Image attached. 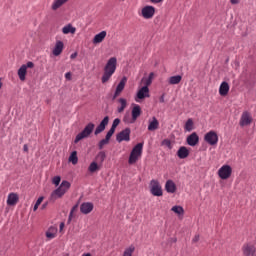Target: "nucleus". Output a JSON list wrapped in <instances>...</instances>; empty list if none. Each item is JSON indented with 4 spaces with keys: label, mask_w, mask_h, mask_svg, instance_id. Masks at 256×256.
Here are the masks:
<instances>
[{
    "label": "nucleus",
    "mask_w": 256,
    "mask_h": 256,
    "mask_svg": "<svg viewBox=\"0 0 256 256\" xmlns=\"http://www.w3.org/2000/svg\"><path fill=\"white\" fill-rule=\"evenodd\" d=\"M109 125V116H105L103 120L100 122V124L96 127L94 131V135H99L100 133H103L105 131V128Z\"/></svg>",
    "instance_id": "obj_13"
},
{
    "label": "nucleus",
    "mask_w": 256,
    "mask_h": 256,
    "mask_svg": "<svg viewBox=\"0 0 256 256\" xmlns=\"http://www.w3.org/2000/svg\"><path fill=\"white\" fill-rule=\"evenodd\" d=\"M77 58V52H74L70 55V59H76Z\"/></svg>",
    "instance_id": "obj_48"
},
{
    "label": "nucleus",
    "mask_w": 256,
    "mask_h": 256,
    "mask_svg": "<svg viewBox=\"0 0 256 256\" xmlns=\"http://www.w3.org/2000/svg\"><path fill=\"white\" fill-rule=\"evenodd\" d=\"M52 183L54 185L59 186V183H61V176H55L53 179H52Z\"/></svg>",
    "instance_id": "obj_40"
},
{
    "label": "nucleus",
    "mask_w": 256,
    "mask_h": 256,
    "mask_svg": "<svg viewBox=\"0 0 256 256\" xmlns=\"http://www.w3.org/2000/svg\"><path fill=\"white\" fill-rule=\"evenodd\" d=\"M150 192L154 197H162L163 196V189L161 188V184L157 180L150 181Z\"/></svg>",
    "instance_id": "obj_5"
},
{
    "label": "nucleus",
    "mask_w": 256,
    "mask_h": 256,
    "mask_svg": "<svg viewBox=\"0 0 256 256\" xmlns=\"http://www.w3.org/2000/svg\"><path fill=\"white\" fill-rule=\"evenodd\" d=\"M126 84H127V77H123L120 80L119 84L117 85L112 99H117L119 97V95H121V93H123V89H125Z\"/></svg>",
    "instance_id": "obj_11"
},
{
    "label": "nucleus",
    "mask_w": 256,
    "mask_h": 256,
    "mask_svg": "<svg viewBox=\"0 0 256 256\" xmlns=\"http://www.w3.org/2000/svg\"><path fill=\"white\" fill-rule=\"evenodd\" d=\"M111 137H113V134L107 132L105 139H107L108 141H110V140H111Z\"/></svg>",
    "instance_id": "obj_45"
},
{
    "label": "nucleus",
    "mask_w": 256,
    "mask_h": 256,
    "mask_svg": "<svg viewBox=\"0 0 256 256\" xmlns=\"http://www.w3.org/2000/svg\"><path fill=\"white\" fill-rule=\"evenodd\" d=\"M119 123H121V119H119V118H115L114 120H113V123H112V128H114V129H117V127H119Z\"/></svg>",
    "instance_id": "obj_39"
},
{
    "label": "nucleus",
    "mask_w": 256,
    "mask_h": 256,
    "mask_svg": "<svg viewBox=\"0 0 256 256\" xmlns=\"http://www.w3.org/2000/svg\"><path fill=\"white\" fill-rule=\"evenodd\" d=\"M155 76V74L153 72H151L148 76V79H150L151 81H153V77Z\"/></svg>",
    "instance_id": "obj_51"
},
{
    "label": "nucleus",
    "mask_w": 256,
    "mask_h": 256,
    "mask_svg": "<svg viewBox=\"0 0 256 256\" xmlns=\"http://www.w3.org/2000/svg\"><path fill=\"white\" fill-rule=\"evenodd\" d=\"M115 71H117V58L111 57L104 66V73L101 79L102 83H107L113 77Z\"/></svg>",
    "instance_id": "obj_1"
},
{
    "label": "nucleus",
    "mask_w": 256,
    "mask_h": 256,
    "mask_svg": "<svg viewBox=\"0 0 256 256\" xmlns=\"http://www.w3.org/2000/svg\"><path fill=\"white\" fill-rule=\"evenodd\" d=\"M146 97H149V87L143 86L138 90L135 101L139 103V99H146Z\"/></svg>",
    "instance_id": "obj_14"
},
{
    "label": "nucleus",
    "mask_w": 256,
    "mask_h": 256,
    "mask_svg": "<svg viewBox=\"0 0 256 256\" xmlns=\"http://www.w3.org/2000/svg\"><path fill=\"white\" fill-rule=\"evenodd\" d=\"M164 145H166V147H171V141L165 140Z\"/></svg>",
    "instance_id": "obj_47"
},
{
    "label": "nucleus",
    "mask_w": 256,
    "mask_h": 256,
    "mask_svg": "<svg viewBox=\"0 0 256 256\" xmlns=\"http://www.w3.org/2000/svg\"><path fill=\"white\" fill-rule=\"evenodd\" d=\"M76 31H77V28L73 27V25L71 24H68L62 28V33L64 35H69V33H71V35H75Z\"/></svg>",
    "instance_id": "obj_27"
},
{
    "label": "nucleus",
    "mask_w": 256,
    "mask_h": 256,
    "mask_svg": "<svg viewBox=\"0 0 256 256\" xmlns=\"http://www.w3.org/2000/svg\"><path fill=\"white\" fill-rule=\"evenodd\" d=\"M151 3H161L163 0H150Z\"/></svg>",
    "instance_id": "obj_54"
},
{
    "label": "nucleus",
    "mask_w": 256,
    "mask_h": 256,
    "mask_svg": "<svg viewBox=\"0 0 256 256\" xmlns=\"http://www.w3.org/2000/svg\"><path fill=\"white\" fill-rule=\"evenodd\" d=\"M229 93V83L227 82H222L219 87V95L221 97H225Z\"/></svg>",
    "instance_id": "obj_24"
},
{
    "label": "nucleus",
    "mask_w": 256,
    "mask_h": 256,
    "mask_svg": "<svg viewBox=\"0 0 256 256\" xmlns=\"http://www.w3.org/2000/svg\"><path fill=\"white\" fill-rule=\"evenodd\" d=\"M95 129V124L92 122L88 123L85 128L77 134L74 143H79V141H82V139H87L91 133H93V130Z\"/></svg>",
    "instance_id": "obj_4"
},
{
    "label": "nucleus",
    "mask_w": 256,
    "mask_h": 256,
    "mask_svg": "<svg viewBox=\"0 0 256 256\" xmlns=\"http://www.w3.org/2000/svg\"><path fill=\"white\" fill-rule=\"evenodd\" d=\"M65 79H67V81H71V79H72L71 72H67V73L65 74Z\"/></svg>",
    "instance_id": "obj_43"
},
{
    "label": "nucleus",
    "mask_w": 256,
    "mask_h": 256,
    "mask_svg": "<svg viewBox=\"0 0 256 256\" xmlns=\"http://www.w3.org/2000/svg\"><path fill=\"white\" fill-rule=\"evenodd\" d=\"M47 205H48L47 202H45L44 204H42V206H41L42 211H43V209H47Z\"/></svg>",
    "instance_id": "obj_52"
},
{
    "label": "nucleus",
    "mask_w": 256,
    "mask_h": 256,
    "mask_svg": "<svg viewBox=\"0 0 256 256\" xmlns=\"http://www.w3.org/2000/svg\"><path fill=\"white\" fill-rule=\"evenodd\" d=\"M116 141L123 143V141H131V128H125L116 135Z\"/></svg>",
    "instance_id": "obj_6"
},
{
    "label": "nucleus",
    "mask_w": 256,
    "mask_h": 256,
    "mask_svg": "<svg viewBox=\"0 0 256 256\" xmlns=\"http://www.w3.org/2000/svg\"><path fill=\"white\" fill-rule=\"evenodd\" d=\"M118 1H125V0H118Z\"/></svg>",
    "instance_id": "obj_59"
},
{
    "label": "nucleus",
    "mask_w": 256,
    "mask_h": 256,
    "mask_svg": "<svg viewBox=\"0 0 256 256\" xmlns=\"http://www.w3.org/2000/svg\"><path fill=\"white\" fill-rule=\"evenodd\" d=\"M199 241V235L196 234L194 238L192 239V242L197 243Z\"/></svg>",
    "instance_id": "obj_46"
},
{
    "label": "nucleus",
    "mask_w": 256,
    "mask_h": 256,
    "mask_svg": "<svg viewBox=\"0 0 256 256\" xmlns=\"http://www.w3.org/2000/svg\"><path fill=\"white\" fill-rule=\"evenodd\" d=\"M155 15V7L153 6H145L142 8V17L144 19H153Z\"/></svg>",
    "instance_id": "obj_12"
},
{
    "label": "nucleus",
    "mask_w": 256,
    "mask_h": 256,
    "mask_svg": "<svg viewBox=\"0 0 256 256\" xmlns=\"http://www.w3.org/2000/svg\"><path fill=\"white\" fill-rule=\"evenodd\" d=\"M177 155L179 159H187V157H189V149L185 146H181L177 151Z\"/></svg>",
    "instance_id": "obj_20"
},
{
    "label": "nucleus",
    "mask_w": 256,
    "mask_h": 256,
    "mask_svg": "<svg viewBox=\"0 0 256 256\" xmlns=\"http://www.w3.org/2000/svg\"><path fill=\"white\" fill-rule=\"evenodd\" d=\"M157 129H159V120L153 117L152 120H149L148 131H157Z\"/></svg>",
    "instance_id": "obj_22"
},
{
    "label": "nucleus",
    "mask_w": 256,
    "mask_h": 256,
    "mask_svg": "<svg viewBox=\"0 0 256 256\" xmlns=\"http://www.w3.org/2000/svg\"><path fill=\"white\" fill-rule=\"evenodd\" d=\"M1 87H3V82H1V80H0V89H1Z\"/></svg>",
    "instance_id": "obj_58"
},
{
    "label": "nucleus",
    "mask_w": 256,
    "mask_h": 256,
    "mask_svg": "<svg viewBox=\"0 0 256 256\" xmlns=\"http://www.w3.org/2000/svg\"><path fill=\"white\" fill-rule=\"evenodd\" d=\"M231 173H233V169L229 165H223L219 170H218V176L220 179H229L231 177Z\"/></svg>",
    "instance_id": "obj_8"
},
{
    "label": "nucleus",
    "mask_w": 256,
    "mask_h": 256,
    "mask_svg": "<svg viewBox=\"0 0 256 256\" xmlns=\"http://www.w3.org/2000/svg\"><path fill=\"white\" fill-rule=\"evenodd\" d=\"M69 0H54L51 9L52 11H57V9H60V7H63L65 3H67Z\"/></svg>",
    "instance_id": "obj_26"
},
{
    "label": "nucleus",
    "mask_w": 256,
    "mask_h": 256,
    "mask_svg": "<svg viewBox=\"0 0 256 256\" xmlns=\"http://www.w3.org/2000/svg\"><path fill=\"white\" fill-rule=\"evenodd\" d=\"M22 67H26V70L33 69V67H35V64H33V62H27L26 64H23Z\"/></svg>",
    "instance_id": "obj_41"
},
{
    "label": "nucleus",
    "mask_w": 256,
    "mask_h": 256,
    "mask_svg": "<svg viewBox=\"0 0 256 256\" xmlns=\"http://www.w3.org/2000/svg\"><path fill=\"white\" fill-rule=\"evenodd\" d=\"M68 161L70 163H72V165H77V163H79V158L77 157V151H73L69 158H68Z\"/></svg>",
    "instance_id": "obj_31"
},
{
    "label": "nucleus",
    "mask_w": 256,
    "mask_h": 256,
    "mask_svg": "<svg viewBox=\"0 0 256 256\" xmlns=\"http://www.w3.org/2000/svg\"><path fill=\"white\" fill-rule=\"evenodd\" d=\"M204 140L206 143H208V145H217V143H219V136L215 133V131H210L206 133Z\"/></svg>",
    "instance_id": "obj_9"
},
{
    "label": "nucleus",
    "mask_w": 256,
    "mask_h": 256,
    "mask_svg": "<svg viewBox=\"0 0 256 256\" xmlns=\"http://www.w3.org/2000/svg\"><path fill=\"white\" fill-rule=\"evenodd\" d=\"M244 256H256V242H249L243 246Z\"/></svg>",
    "instance_id": "obj_7"
},
{
    "label": "nucleus",
    "mask_w": 256,
    "mask_h": 256,
    "mask_svg": "<svg viewBox=\"0 0 256 256\" xmlns=\"http://www.w3.org/2000/svg\"><path fill=\"white\" fill-rule=\"evenodd\" d=\"M41 203H43V196L39 197L33 207V211H37V209H39V205H41Z\"/></svg>",
    "instance_id": "obj_37"
},
{
    "label": "nucleus",
    "mask_w": 256,
    "mask_h": 256,
    "mask_svg": "<svg viewBox=\"0 0 256 256\" xmlns=\"http://www.w3.org/2000/svg\"><path fill=\"white\" fill-rule=\"evenodd\" d=\"M186 143L190 147H195V145L199 143V135H197V132H193L192 134H190L186 139Z\"/></svg>",
    "instance_id": "obj_15"
},
{
    "label": "nucleus",
    "mask_w": 256,
    "mask_h": 256,
    "mask_svg": "<svg viewBox=\"0 0 256 256\" xmlns=\"http://www.w3.org/2000/svg\"><path fill=\"white\" fill-rule=\"evenodd\" d=\"M17 201H19V196L16 193H10L8 195L7 205H17Z\"/></svg>",
    "instance_id": "obj_25"
},
{
    "label": "nucleus",
    "mask_w": 256,
    "mask_h": 256,
    "mask_svg": "<svg viewBox=\"0 0 256 256\" xmlns=\"http://www.w3.org/2000/svg\"><path fill=\"white\" fill-rule=\"evenodd\" d=\"M230 2L232 3V5H237V3H239V0H230Z\"/></svg>",
    "instance_id": "obj_53"
},
{
    "label": "nucleus",
    "mask_w": 256,
    "mask_h": 256,
    "mask_svg": "<svg viewBox=\"0 0 256 256\" xmlns=\"http://www.w3.org/2000/svg\"><path fill=\"white\" fill-rule=\"evenodd\" d=\"M23 149H24V151H29V148L27 147V144L24 145Z\"/></svg>",
    "instance_id": "obj_56"
},
{
    "label": "nucleus",
    "mask_w": 256,
    "mask_h": 256,
    "mask_svg": "<svg viewBox=\"0 0 256 256\" xmlns=\"http://www.w3.org/2000/svg\"><path fill=\"white\" fill-rule=\"evenodd\" d=\"M26 76H27V66H21L18 69V77L20 81H25Z\"/></svg>",
    "instance_id": "obj_29"
},
{
    "label": "nucleus",
    "mask_w": 256,
    "mask_h": 256,
    "mask_svg": "<svg viewBox=\"0 0 256 256\" xmlns=\"http://www.w3.org/2000/svg\"><path fill=\"white\" fill-rule=\"evenodd\" d=\"M106 154L105 152H99L96 156V160L99 161V163H103L105 161Z\"/></svg>",
    "instance_id": "obj_36"
},
{
    "label": "nucleus",
    "mask_w": 256,
    "mask_h": 256,
    "mask_svg": "<svg viewBox=\"0 0 256 256\" xmlns=\"http://www.w3.org/2000/svg\"><path fill=\"white\" fill-rule=\"evenodd\" d=\"M182 79L183 77H181V75L172 76L169 78L168 83L169 85H179Z\"/></svg>",
    "instance_id": "obj_30"
},
{
    "label": "nucleus",
    "mask_w": 256,
    "mask_h": 256,
    "mask_svg": "<svg viewBox=\"0 0 256 256\" xmlns=\"http://www.w3.org/2000/svg\"><path fill=\"white\" fill-rule=\"evenodd\" d=\"M64 47H65V45L63 44V41L58 40L52 50L54 57H59V55H61V53H63Z\"/></svg>",
    "instance_id": "obj_16"
},
{
    "label": "nucleus",
    "mask_w": 256,
    "mask_h": 256,
    "mask_svg": "<svg viewBox=\"0 0 256 256\" xmlns=\"http://www.w3.org/2000/svg\"><path fill=\"white\" fill-rule=\"evenodd\" d=\"M171 211H173V213H176V215H183V213H185V210L181 206H173L171 208Z\"/></svg>",
    "instance_id": "obj_32"
},
{
    "label": "nucleus",
    "mask_w": 256,
    "mask_h": 256,
    "mask_svg": "<svg viewBox=\"0 0 256 256\" xmlns=\"http://www.w3.org/2000/svg\"><path fill=\"white\" fill-rule=\"evenodd\" d=\"M141 116V106L135 104L132 108V123L137 121V118Z\"/></svg>",
    "instance_id": "obj_19"
},
{
    "label": "nucleus",
    "mask_w": 256,
    "mask_h": 256,
    "mask_svg": "<svg viewBox=\"0 0 256 256\" xmlns=\"http://www.w3.org/2000/svg\"><path fill=\"white\" fill-rule=\"evenodd\" d=\"M82 256H91L90 253L82 254Z\"/></svg>",
    "instance_id": "obj_57"
},
{
    "label": "nucleus",
    "mask_w": 256,
    "mask_h": 256,
    "mask_svg": "<svg viewBox=\"0 0 256 256\" xmlns=\"http://www.w3.org/2000/svg\"><path fill=\"white\" fill-rule=\"evenodd\" d=\"M115 129L116 128L111 127L110 130L108 131V133H110L111 135H114Z\"/></svg>",
    "instance_id": "obj_50"
},
{
    "label": "nucleus",
    "mask_w": 256,
    "mask_h": 256,
    "mask_svg": "<svg viewBox=\"0 0 256 256\" xmlns=\"http://www.w3.org/2000/svg\"><path fill=\"white\" fill-rule=\"evenodd\" d=\"M77 209H79V205L76 204L75 206L72 207L69 217H68V222L71 223V219H73V213H75V211H77Z\"/></svg>",
    "instance_id": "obj_35"
},
{
    "label": "nucleus",
    "mask_w": 256,
    "mask_h": 256,
    "mask_svg": "<svg viewBox=\"0 0 256 256\" xmlns=\"http://www.w3.org/2000/svg\"><path fill=\"white\" fill-rule=\"evenodd\" d=\"M160 103H165V94H162L159 98Z\"/></svg>",
    "instance_id": "obj_44"
},
{
    "label": "nucleus",
    "mask_w": 256,
    "mask_h": 256,
    "mask_svg": "<svg viewBox=\"0 0 256 256\" xmlns=\"http://www.w3.org/2000/svg\"><path fill=\"white\" fill-rule=\"evenodd\" d=\"M123 121L124 123H133V120L129 121V118H127V116L124 117Z\"/></svg>",
    "instance_id": "obj_49"
},
{
    "label": "nucleus",
    "mask_w": 256,
    "mask_h": 256,
    "mask_svg": "<svg viewBox=\"0 0 256 256\" xmlns=\"http://www.w3.org/2000/svg\"><path fill=\"white\" fill-rule=\"evenodd\" d=\"M71 187V183L69 181H62L60 186L51 193L50 199L51 201H57L60 197H63L65 193H67L68 189Z\"/></svg>",
    "instance_id": "obj_2"
},
{
    "label": "nucleus",
    "mask_w": 256,
    "mask_h": 256,
    "mask_svg": "<svg viewBox=\"0 0 256 256\" xmlns=\"http://www.w3.org/2000/svg\"><path fill=\"white\" fill-rule=\"evenodd\" d=\"M105 37H107V31H101L94 36L92 43L94 45H99V43H103V41H105Z\"/></svg>",
    "instance_id": "obj_17"
},
{
    "label": "nucleus",
    "mask_w": 256,
    "mask_h": 256,
    "mask_svg": "<svg viewBox=\"0 0 256 256\" xmlns=\"http://www.w3.org/2000/svg\"><path fill=\"white\" fill-rule=\"evenodd\" d=\"M80 211L83 215H89L91 211H93V203L91 202H84L80 206Z\"/></svg>",
    "instance_id": "obj_18"
},
{
    "label": "nucleus",
    "mask_w": 256,
    "mask_h": 256,
    "mask_svg": "<svg viewBox=\"0 0 256 256\" xmlns=\"http://www.w3.org/2000/svg\"><path fill=\"white\" fill-rule=\"evenodd\" d=\"M46 237L49 241H51V239H55V237H57V227L55 226L49 227L48 230L46 231Z\"/></svg>",
    "instance_id": "obj_21"
},
{
    "label": "nucleus",
    "mask_w": 256,
    "mask_h": 256,
    "mask_svg": "<svg viewBox=\"0 0 256 256\" xmlns=\"http://www.w3.org/2000/svg\"><path fill=\"white\" fill-rule=\"evenodd\" d=\"M108 144H109V140H107V138H104L98 143V147L99 149H103V147H105V145H108Z\"/></svg>",
    "instance_id": "obj_38"
},
{
    "label": "nucleus",
    "mask_w": 256,
    "mask_h": 256,
    "mask_svg": "<svg viewBox=\"0 0 256 256\" xmlns=\"http://www.w3.org/2000/svg\"><path fill=\"white\" fill-rule=\"evenodd\" d=\"M142 81H144L145 87H149V85H151V83H153V80H151L149 78H143Z\"/></svg>",
    "instance_id": "obj_42"
},
{
    "label": "nucleus",
    "mask_w": 256,
    "mask_h": 256,
    "mask_svg": "<svg viewBox=\"0 0 256 256\" xmlns=\"http://www.w3.org/2000/svg\"><path fill=\"white\" fill-rule=\"evenodd\" d=\"M184 129L190 133V131L193 129V119H188L186 121Z\"/></svg>",
    "instance_id": "obj_33"
},
{
    "label": "nucleus",
    "mask_w": 256,
    "mask_h": 256,
    "mask_svg": "<svg viewBox=\"0 0 256 256\" xmlns=\"http://www.w3.org/2000/svg\"><path fill=\"white\" fill-rule=\"evenodd\" d=\"M165 190L167 191V193H175V191H177V186L175 185V182H173V180L166 181Z\"/></svg>",
    "instance_id": "obj_23"
},
{
    "label": "nucleus",
    "mask_w": 256,
    "mask_h": 256,
    "mask_svg": "<svg viewBox=\"0 0 256 256\" xmlns=\"http://www.w3.org/2000/svg\"><path fill=\"white\" fill-rule=\"evenodd\" d=\"M141 155H143V143H138L130 153L128 160L129 165H134L136 161H139V157H141Z\"/></svg>",
    "instance_id": "obj_3"
},
{
    "label": "nucleus",
    "mask_w": 256,
    "mask_h": 256,
    "mask_svg": "<svg viewBox=\"0 0 256 256\" xmlns=\"http://www.w3.org/2000/svg\"><path fill=\"white\" fill-rule=\"evenodd\" d=\"M253 118L251 114L247 111L243 112L240 118L239 125L240 127H247V125H251Z\"/></svg>",
    "instance_id": "obj_10"
},
{
    "label": "nucleus",
    "mask_w": 256,
    "mask_h": 256,
    "mask_svg": "<svg viewBox=\"0 0 256 256\" xmlns=\"http://www.w3.org/2000/svg\"><path fill=\"white\" fill-rule=\"evenodd\" d=\"M88 170L90 171V173H95V171L99 170V165H97L96 162H92L88 168Z\"/></svg>",
    "instance_id": "obj_34"
},
{
    "label": "nucleus",
    "mask_w": 256,
    "mask_h": 256,
    "mask_svg": "<svg viewBox=\"0 0 256 256\" xmlns=\"http://www.w3.org/2000/svg\"><path fill=\"white\" fill-rule=\"evenodd\" d=\"M118 103L120 105L117 107V111H118V113H123L125 111V109H127V99L119 98Z\"/></svg>",
    "instance_id": "obj_28"
},
{
    "label": "nucleus",
    "mask_w": 256,
    "mask_h": 256,
    "mask_svg": "<svg viewBox=\"0 0 256 256\" xmlns=\"http://www.w3.org/2000/svg\"><path fill=\"white\" fill-rule=\"evenodd\" d=\"M65 227V223H60V231H63V228Z\"/></svg>",
    "instance_id": "obj_55"
}]
</instances>
